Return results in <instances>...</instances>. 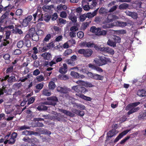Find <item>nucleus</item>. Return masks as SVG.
Instances as JSON below:
<instances>
[{"label":"nucleus","mask_w":146,"mask_h":146,"mask_svg":"<svg viewBox=\"0 0 146 146\" xmlns=\"http://www.w3.org/2000/svg\"><path fill=\"white\" fill-rule=\"evenodd\" d=\"M94 61L97 65L99 66H102L111 62L109 58L102 57H100V59H95Z\"/></svg>","instance_id":"obj_1"},{"label":"nucleus","mask_w":146,"mask_h":146,"mask_svg":"<svg viewBox=\"0 0 146 146\" xmlns=\"http://www.w3.org/2000/svg\"><path fill=\"white\" fill-rule=\"evenodd\" d=\"M80 84V85L73 86L72 87L73 90H74L77 93L76 94V95L79 97L78 95L79 94L83 95V94H85L88 90L85 88Z\"/></svg>","instance_id":"obj_2"},{"label":"nucleus","mask_w":146,"mask_h":146,"mask_svg":"<svg viewBox=\"0 0 146 146\" xmlns=\"http://www.w3.org/2000/svg\"><path fill=\"white\" fill-rule=\"evenodd\" d=\"M78 53L82 54L83 56L87 58L91 57L93 53V50L90 48L86 49H80L78 50Z\"/></svg>","instance_id":"obj_3"},{"label":"nucleus","mask_w":146,"mask_h":146,"mask_svg":"<svg viewBox=\"0 0 146 146\" xmlns=\"http://www.w3.org/2000/svg\"><path fill=\"white\" fill-rule=\"evenodd\" d=\"M47 100L49 101L48 102H45L44 104L46 105L55 106L58 102V100L56 96H51L47 98Z\"/></svg>","instance_id":"obj_4"},{"label":"nucleus","mask_w":146,"mask_h":146,"mask_svg":"<svg viewBox=\"0 0 146 146\" xmlns=\"http://www.w3.org/2000/svg\"><path fill=\"white\" fill-rule=\"evenodd\" d=\"M33 16L34 21L37 20V21L38 22L43 21V14L40 10L37 9L36 12L33 14Z\"/></svg>","instance_id":"obj_5"},{"label":"nucleus","mask_w":146,"mask_h":146,"mask_svg":"<svg viewBox=\"0 0 146 146\" xmlns=\"http://www.w3.org/2000/svg\"><path fill=\"white\" fill-rule=\"evenodd\" d=\"M23 140L25 142L31 143L32 146L35 145V144L38 142V139L34 137H32L31 138L29 137H24L23 138Z\"/></svg>","instance_id":"obj_6"},{"label":"nucleus","mask_w":146,"mask_h":146,"mask_svg":"<svg viewBox=\"0 0 146 146\" xmlns=\"http://www.w3.org/2000/svg\"><path fill=\"white\" fill-rule=\"evenodd\" d=\"M32 19V16L30 15L24 19L23 21L22 25L24 27L27 26Z\"/></svg>","instance_id":"obj_7"},{"label":"nucleus","mask_w":146,"mask_h":146,"mask_svg":"<svg viewBox=\"0 0 146 146\" xmlns=\"http://www.w3.org/2000/svg\"><path fill=\"white\" fill-rule=\"evenodd\" d=\"M117 131L115 129H112L109 131L107 133V136L106 137L107 140H109L110 138L112 137L117 133Z\"/></svg>","instance_id":"obj_8"},{"label":"nucleus","mask_w":146,"mask_h":146,"mask_svg":"<svg viewBox=\"0 0 146 146\" xmlns=\"http://www.w3.org/2000/svg\"><path fill=\"white\" fill-rule=\"evenodd\" d=\"M129 131V130H127L122 132L120 133L114 140V143L117 142L120 139L122 138L123 136L126 135Z\"/></svg>","instance_id":"obj_9"},{"label":"nucleus","mask_w":146,"mask_h":146,"mask_svg":"<svg viewBox=\"0 0 146 146\" xmlns=\"http://www.w3.org/2000/svg\"><path fill=\"white\" fill-rule=\"evenodd\" d=\"M76 82L78 84L82 85L87 87L91 88L94 86L91 83L85 82L80 80L77 81Z\"/></svg>","instance_id":"obj_10"},{"label":"nucleus","mask_w":146,"mask_h":146,"mask_svg":"<svg viewBox=\"0 0 146 146\" xmlns=\"http://www.w3.org/2000/svg\"><path fill=\"white\" fill-rule=\"evenodd\" d=\"M70 74L72 76L76 78H82L84 77L83 75H82L80 76L78 73L74 71L71 72Z\"/></svg>","instance_id":"obj_11"},{"label":"nucleus","mask_w":146,"mask_h":146,"mask_svg":"<svg viewBox=\"0 0 146 146\" xmlns=\"http://www.w3.org/2000/svg\"><path fill=\"white\" fill-rule=\"evenodd\" d=\"M57 91L61 94H67L68 92V89L65 87L58 86L57 88Z\"/></svg>","instance_id":"obj_12"},{"label":"nucleus","mask_w":146,"mask_h":146,"mask_svg":"<svg viewBox=\"0 0 146 146\" xmlns=\"http://www.w3.org/2000/svg\"><path fill=\"white\" fill-rule=\"evenodd\" d=\"M67 71V66L66 64L64 63L63 65V66L61 67L59 69V72L61 74H65Z\"/></svg>","instance_id":"obj_13"},{"label":"nucleus","mask_w":146,"mask_h":146,"mask_svg":"<svg viewBox=\"0 0 146 146\" xmlns=\"http://www.w3.org/2000/svg\"><path fill=\"white\" fill-rule=\"evenodd\" d=\"M19 26H15V28L13 29L12 31V33L14 34H18L19 35L22 34L23 33V32L21 29L19 28Z\"/></svg>","instance_id":"obj_14"},{"label":"nucleus","mask_w":146,"mask_h":146,"mask_svg":"<svg viewBox=\"0 0 146 146\" xmlns=\"http://www.w3.org/2000/svg\"><path fill=\"white\" fill-rule=\"evenodd\" d=\"M139 119L142 120L146 119V111L140 112L138 117Z\"/></svg>","instance_id":"obj_15"},{"label":"nucleus","mask_w":146,"mask_h":146,"mask_svg":"<svg viewBox=\"0 0 146 146\" xmlns=\"http://www.w3.org/2000/svg\"><path fill=\"white\" fill-rule=\"evenodd\" d=\"M59 111L61 112L62 113L66 115L69 116L70 117H74V114L72 113V112L68 111L66 110H63L62 109H59Z\"/></svg>","instance_id":"obj_16"},{"label":"nucleus","mask_w":146,"mask_h":146,"mask_svg":"<svg viewBox=\"0 0 146 146\" xmlns=\"http://www.w3.org/2000/svg\"><path fill=\"white\" fill-rule=\"evenodd\" d=\"M41 56L45 60H49L51 58V55L49 52H45L41 55Z\"/></svg>","instance_id":"obj_17"},{"label":"nucleus","mask_w":146,"mask_h":146,"mask_svg":"<svg viewBox=\"0 0 146 146\" xmlns=\"http://www.w3.org/2000/svg\"><path fill=\"white\" fill-rule=\"evenodd\" d=\"M98 9V8L97 9L95 10L92 13H87L86 15V17L90 18L93 17L96 15L97 14Z\"/></svg>","instance_id":"obj_18"},{"label":"nucleus","mask_w":146,"mask_h":146,"mask_svg":"<svg viewBox=\"0 0 146 146\" xmlns=\"http://www.w3.org/2000/svg\"><path fill=\"white\" fill-rule=\"evenodd\" d=\"M3 58L5 60L6 64H9L10 62V56L9 54H5L3 55Z\"/></svg>","instance_id":"obj_19"},{"label":"nucleus","mask_w":146,"mask_h":146,"mask_svg":"<svg viewBox=\"0 0 146 146\" xmlns=\"http://www.w3.org/2000/svg\"><path fill=\"white\" fill-rule=\"evenodd\" d=\"M104 52L111 55H113L114 54V51L113 49L110 47H105Z\"/></svg>","instance_id":"obj_20"},{"label":"nucleus","mask_w":146,"mask_h":146,"mask_svg":"<svg viewBox=\"0 0 146 146\" xmlns=\"http://www.w3.org/2000/svg\"><path fill=\"white\" fill-rule=\"evenodd\" d=\"M137 95L140 97L146 96V91L143 89L138 90L137 92Z\"/></svg>","instance_id":"obj_21"},{"label":"nucleus","mask_w":146,"mask_h":146,"mask_svg":"<svg viewBox=\"0 0 146 146\" xmlns=\"http://www.w3.org/2000/svg\"><path fill=\"white\" fill-rule=\"evenodd\" d=\"M9 14L7 12H6L0 18V23H3L4 22V20L9 15Z\"/></svg>","instance_id":"obj_22"},{"label":"nucleus","mask_w":146,"mask_h":146,"mask_svg":"<svg viewBox=\"0 0 146 146\" xmlns=\"http://www.w3.org/2000/svg\"><path fill=\"white\" fill-rule=\"evenodd\" d=\"M94 77L93 79L96 80H102L104 78L103 76L97 74H94Z\"/></svg>","instance_id":"obj_23"},{"label":"nucleus","mask_w":146,"mask_h":146,"mask_svg":"<svg viewBox=\"0 0 146 146\" xmlns=\"http://www.w3.org/2000/svg\"><path fill=\"white\" fill-rule=\"evenodd\" d=\"M42 94L43 95L49 96L51 95V92L49 90L44 89L42 90Z\"/></svg>","instance_id":"obj_24"},{"label":"nucleus","mask_w":146,"mask_h":146,"mask_svg":"<svg viewBox=\"0 0 146 146\" xmlns=\"http://www.w3.org/2000/svg\"><path fill=\"white\" fill-rule=\"evenodd\" d=\"M140 104V103L139 102L130 103L127 106V107L129 108H131L133 107H135L137 106Z\"/></svg>","instance_id":"obj_25"},{"label":"nucleus","mask_w":146,"mask_h":146,"mask_svg":"<svg viewBox=\"0 0 146 146\" xmlns=\"http://www.w3.org/2000/svg\"><path fill=\"white\" fill-rule=\"evenodd\" d=\"M43 21L44 20L45 21L47 22L49 21L51 19V16L48 15L47 13H45L43 16Z\"/></svg>","instance_id":"obj_26"},{"label":"nucleus","mask_w":146,"mask_h":146,"mask_svg":"<svg viewBox=\"0 0 146 146\" xmlns=\"http://www.w3.org/2000/svg\"><path fill=\"white\" fill-rule=\"evenodd\" d=\"M107 43V44L108 45L111 46H112L113 47H115L116 46V44L113 40H112L109 39L108 40Z\"/></svg>","instance_id":"obj_27"},{"label":"nucleus","mask_w":146,"mask_h":146,"mask_svg":"<svg viewBox=\"0 0 146 146\" xmlns=\"http://www.w3.org/2000/svg\"><path fill=\"white\" fill-rule=\"evenodd\" d=\"M78 96L79 97L86 101H91L92 100V98L90 97L86 96L84 95L79 94Z\"/></svg>","instance_id":"obj_28"},{"label":"nucleus","mask_w":146,"mask_h":146,"mask_svg":"<svg viewBox=\"0 0 146 146\" xmlns=\"http://www.w3.org/2000/svg\"><path fill=\"white\" fill-rule=\"evenodd\" d=\"M69 18L73 22L75 23L77 21L76 17L75 15L74 14H70L69 16Z\"/></svg>","instance_id":"obj_29"},{"label":"nucleus","mask_w":146,"mask_h":146,"mask_svg":"<svg viewBox=\"0 0 146 146\" xmlns=\"http://www.w3.org/2000/svg\"><path fill=\"white\" fill-rule=\"evenodd\" d=\"M48 107L44 105H40L38 106L37 108V109L39 111H46L48 109Z\"/></svg>","instance_id":"obj_30"},{"label":"nucleus","mask_w":146,"mask_h":146,"mask_svg":"<svg viewBox=\"0 0 146 146\" xmlns=\"http://www.w3.org/2000/svg\"><path fill=\"white\" fill-rule=\"evenodd\" d=\"M113 39L115 42V43H119L121 42V38L116 35H114L113 37Z\"/></svg>","instance_id":"obj_31"},{"label":"nucleus","mask_w":146,"mask_h":146,"mask_svg":"<svg viewBox=\"0 0 146 146\" xmlns=\"http://www.w3.org/2000/svg\"><path fill=\"white\" fill-rule=\"evenodd\" d=\"M129 5L126 3H123L119 6V8L120 9H125L128 8Z\"/></svg>","instance_id":"obj_32"},{"label":"nucleus","mask_w":146,"mask_h":146,"mask_svg":"<svg viewBox=\"0 0 146 146\" xmlns=\"http://www.w3.org/2000/svg\"><path fill=\"white\" fill-rule=\"evenodd\" d=\"M7 81L8 82L11 83L13 82L17 81V80H16L15 76H12L9 77H9H8Z\"/></svg>","instance_id":"obj_33"},{"label":"nucleus","mask_w":146,"mask_h":146,"mask_svg":"<svg viewBox=\"0 0 146 146\" xmlns=\"http://www.w3.org/2000/svg\"><path fill=\"white\" fill-rule=\"evenodd\" d=\"M116 24L117 25L121 27H125L127 25V23L126 22H121L120 21H117L116 22Z\"/></svg>","instance_id":"obj_34"},{"label":"nucleus","mask_w":146,"mask_h":146,"mask_svg":"<svg viewBox=\"0 0 146 146\" xmlns=\"http://www.w3.org/2000/svg\"><path fill=\"white\" fill-rule=\"evenodd\" d=\"M55 85L54 82L51 81L48 84V88L50 90H53L55 87Z\"/></svg>","instance_id":"obj_35"},{"label":"nucleus","mask_w":146,"mask_h":146,"mask_svg":"<svg viewBox=\"0 0 146 146\" xmlns=\"http://www.w3.org/2000/svg\"><path fill=\"white\" fill-rule=\"evenodd\" d=\"M30 127L27 126L26 125H24L23 126H19L18 127V130L21 131L27 129H30Z\"/></svg>","instance_id":"obj_36"},{"label":"nucleus","mask_w":146,"mask_h":146,"mask_svg":"<svg viewBox=\"0 0 146 146\" xmlns=\"http://www.w3.org/2000/svg\"><path fill=\"white\" fill-rule=\"evenodd\" d=\"M113 16L111 14L109 15L107 18V22L108 23H110L113 21Z\"/></svg>","instance_id":"obj_37"},{"label":"nucleus","mask_w":146,"mask_h":146,"mask_svg":"<svg viewBox=\"0 0 146 146\" xmlns=\"http://www.w3.org/2000/svg\"><path fill=\"white\" fill-rule=\"evenodd\" d=\"M6 87H3L2 89L0 88V96L3 95L4 93L7 94L8 92L6 90Z\"/></svg>","instance_id":"obj_38"},{"label":"nucleus","mask_w":146,"mask_h":146,"mask_svg":"<svg viewBox=\"0 0 146 146\" xmlns=\"http://www.w3.org/2000/svg\"><path fill=\"white\" fill-rule=\"evenodd\" d=\"M28 33L31 35V36L36 34L35 28L32 27L30 29L28 32Z\"/></svg>","instance_id":"obj_39"},{"label":"nucleus","mask_w":146,"mask_h":146,"mask_svg":"<svg viewBox=\"0 0 146 146\" xmlns=\"http://www.w3.org/2000/svg\"><path fill=\"white\" fill-rule=\"evenodd\" d=\"M31 39L33 41H37L39 40V37L36 33L31 36Z\"/></svg>","instance_id":"obj_40"},{"label":"nucleus","mask_w":146,"mask_h":146,"mask_svg":"<svg viewBox=\"0 0 146 146\" xmlns=\"http://www.w3.org/2000/svg\"><path fill=\"white\" fill-rule=\"evenodd\" d=\"M72 49H68L65 51L64 53V56H67L72 53Z\"/></svg>","instance_id":"obj_41"},{"label":"nucleus","mask_w":146,"mask_h":146,"mask_svg":"<svg viewBox=\"0 0 146 146\" xmlns=\"http://www.w3.org/2000/svg\"><path fill=\"white\" fill-rule=\"evenodd\" d=\"M44 84L43 82H41L37 84L35 86L36 89L37 90H40L43 88L44 86Z\"/></svg>","instance_id":"obj_42"},{"label":"nucleus","mask_w":146,"mask_h":146,"mask_svg":"<svg viewBox=\"0 0 146 146\" xmlns=\"http://www.w3.org/2000/svg\"><path fill=\"white\" fill-rule=\"evenodd\" d=\"M35 100V97H31L28 99V104H30L33 103Z\"/></svg>","instance_id":"obj_43"},{"label":"nucleus","mask_w":146,"mask_h":146,"mask_svg":"<svg viewBox=\"0 0 146 146\" xmlns=\"http://www.w3.org/2000/svg\"><path fill=\"white\" fill-rule=\"evenodd\" d=\"M51 35L50 34H47L43 40V42L44 43H45L48 42L51 38Z\"/></svg>","instance_id":"obj_44"},{"label":"nucleus","mask_w":146,"mask_h":146,"mask_svg":"<svg viewBox=\"0 0 146 146\" xmlns=\"http://www.w3.org/2000/svg\"><path fill=\"white\" fill-rule=\"evenodd\" d=\"M98 0H93L90 5L91 8H93V7H95L98 4Z\"/></svg>","instance_id":"obj_45"},{"label":"nucleus","mask_w":146,"mask_h":146,"mask_svg":"<svg viewBox=\"0 0 146 146\" xmlns=\"http://www.w3.org/2000/svg\"><path fill=\"white\" fill-rule=\"evenodd\" d=\"M24 45V42L23 40H20L17 44V47L19 48H22Z\"/></svg>","instance_id":"obj_46"},{"label":"nucleus","mask_w":146,"mask_h":146,"mask_svg":"<svg viewBox=\"0 0 146 146\" xmlns=\"http://www.w3.org/2000/svg\"><path fill=\"white\" fill-rule=\"evenodd\" d=\"M76 106L78 108L80 109L81 110H85L86 109V107L80 104H76Z\"/></svg>","instance_id":"obj_47"},{"label":"nucleus","mask_w":146,"mask_h":146,"mask_svg":"<svg viewBox=\"0 0 146 146\" xmlns=\"http://www.w3.org/2000/svg\"><path fill=\"white\" fill-rule=\"evenodd\" d=\"M77 36L78 38L80 39L82 38L84 36V33L82 31H79L77 33Z\"/></svg>","instance_id":"obj_48"},{"label":"nucleus","mask_w":146,"mask_h":146,"mask_svg":"<svg viewBox=\"0 0 146 146\" xmlns=\"http://www.w3.org/2000/svg\"><path fill=\"white\" fill-rule=\"evenodd\" d=\"M58 15L56 13H54L51 16V18L52 21H54L56 20L58 18Z\"/></svg>","instance_id":"obj_49"},{"label":"nucleus","mask_w":146,"mask_h":146,"mask_svg":"<svg viewBox=\"0 0 146 146\" xmlns=\"http://www.w3.org/2000/svg\"><path fill=\"white\" fill-rule=\"evenodd\" d=\"M44 124H43L42 123H40L39 121H37L36 122L35 124V127H44Z\"/></svg>","instance_id":"obj_50"},{"label":"nucleus","mask_w":146,"mask_h":146,"mask_svg":"<svg viewBox=\"0 0 146 146\" xmlns=\"http://www.w3.org/2000/svg\"><path fill=\"white\" fill-rule=\"evenodd\" d=\"M13 66L8 67L6 71L7 74H9V73L13 72Z\"/></svg>","instance_id":"obj_51"},{"label":"nucleus","mask_w":146,"mask_h":146,"mask_svg":"<svg viewBox=\"0 0 146 146\" xmlns=\"http://www.w3.org/2000/svg\"><path fill=\"white\" fill-rule=\"evenodd\" d=\"M8 140L9 142V144L11 145L14 144L16 141L15 139H14L12 137H11Z\"/></svg>","instance_id":"obj_52"},{"label":"nucleus","mask_w":146,"mask_h":146,"mask_svg":"<svg viewBox=\"0 0 146 146\" xmlns=\"http://www.w3.org/2000/svg\"><path fill=\"white\" fill-rule=\"evenodd\" d=\"M31 35L28 33L26 35L24 39V40H30L31 39Z\"/></svg>","instance_id":"obj_53"},{"label":"nucleus","mask_w":146,"mask_h":146,"mask_svg":"<svg viewBox=\"0 0 146 146\" xmlns=\"http://www.w3.org/2000/svg\"><path fill=\"white\" fill-rule=\"evenodd\" d=\"M58 22L60 24H65L66 23V21L62 18H59L58 19Z\"/></svg>","instance_id":"obj_54"},{"label":"nucleus","mask_w":146,"mask_h":146,"mask_svg":"<svg viewBox=\"0 0 146 146\" xmlns=\"http://www.w3.org/2000/svg\"><path fill=\"white\" fill-rule=\"evenodd\" d=\"M130 136H127L125 137V138L122 140L120 142V144H123L127 140L130 138Z\"/></svg>","instance_id":"obj_55"},{"label":"nucleus","mask_w":146,"mask_h":146,"mask_svg":"<svg viewBox=\"0 0 146 146\" xmlns=\"http://www.w3.org/2000/svg\"><path fill=\"white\" fill-rule=\"evenodd\" d=\"M63 38V36L62 35L57 36L54 40L55 42H59L62 40Z\"/></svg>","instance_id":"obj_56"},{"label":"nucleus","mask_w":146,"mask_h":146,"mask_svg":"<svg viewBox=\"0 0 146 146\" xmlns=\"http://www.w3.org/2000/svg\"><path fill=\"white\" fill-rule=\"evenodd\" d=\"M86 18L87 17L86 15L85 14L82 15L80 17V21L83 22L86 19Z\"/></svg>","instance_id":"obj_57"},{"label":"nucleus","mask_w":146,"mask_h":146,"mask_svg":"<svg viewBox=\"0 0 146 146\" xmlns=\"http://www.w3.org/2000/svg\"><path fill=\"white\" fill-rule=\"evenodd\" d=\"M23 11L22 9H17L16 12V14L17 15L20 16L21 15Z\"/></svg>","instance_id":"obj_58"},{"label":"nucleus","mask_w":146,"mask_h":146,"mask_svg":"<svg viewBox=\"0 0 146 146\" xmlns=\"http://www.w3.org/2000/svg\"><path fill=\"white\" fill-rule=\"evenodd\" d=\"M138 15L137 13L132 12L131 17L134 19H136L138 17Z\"/></svg>","instance_id":"obj_59"},{"label":"nucleus","mask_w":146,"mask_h":146,"mask_svg":"<svg viewBox=\"0 0 146 146\" xmlns=\"http://www.w3.org/2000/svg\"><path fill=\"white\" fill-rule=\"evenodd\" d=\"M21 53V51L19 49H16L14 51L13 54L15 55H19Z\"/></svg>","instance_id":"obj_60"},{"label":"nucleus","mask_w":146,"mask_h":146,"mask_svg":"<svg viewBox=\"0 0 146 146\" xmlns=\"http://www.w3.org/2000/svg\"><path fill=\"white\" fill-rule=\"evenodd\" d=\"M67 15L65 11H62L60 13V17L63 18H66V17Z\"/></svg>","instance_id":"obj_61"},{"label":"nucleus","mask_w":146,"mask_h":146,"mask_svg":"<svg viewBox=\"0 0 146 146\" xmlns=\"http://www.w3.org/2000/svg\"><path fill=\"white\" fill-rule=\"evenodd\" d=\"M25 41V44L28 47H30L31 46V42L30 40H24Z\"/></svg>","instance_id":"obj_62"},{"label":"nucleus","mask_w":146,"mask_h":146,"mask_svg":"<svg viewBox=\"0 0 146 146\" xmlns=\"http://www.w3.org/2000/svg\"><path fill=\"white\" fill-rule=\"evenodd\" d=\"M60 78L64 80H66L69 79L68 76L66 75H62L60 76Z\"/></svg>","instance_id":"obj_63"},{"label":"nucleus","mask_w":146,"mask_h":146,"mask_svg":"<svg viewBox=\"0 0 146 146\" xmlns=\"http://www.w3.org/2000/svg\"><path fill=\"white\" fill-rule=\"evenodd\" d=\"M40 73V71L38 69L35 70L33 72V74L34 75L36 76L39 74Z\"/></svg>","instance_id":"obj_64"}]
</instances>
